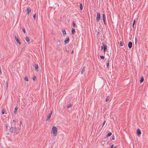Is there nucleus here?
I'll return each mask as SVG.
<instances>
[{
	"label": "nucleus",
	"mask_w": 148,
	"mask_h": 148,
	"mask_svg": "<svg viewBox=\"0 0 148 148\" xmlns=\"http://www.w3.org/2000/svg\"><path fill=\"white\" fill-rule=\"evenodd\" d=\"M19 128L18 127H11L10 128V131L12 133H14L16 132L17 130H19Z\"/></svg>",
	"instance_id": "obj_1"
},
{
	"label": "nucleus",
	"mask_w": 148,
	"mask_h": 148,
	"mask_svg": "<svg viewBox=\"0 0 148 148\" xmlns=\"http://www.w3.org/2000/svg\"><path fill=\"white\" fill-rule=\"evenodd\" d=\"M52 131L53 132V133L54 136H56L57 133V128L55 126H53L52 129Z\"/></svg>",
	"instance_id": "obj_2"
},
{
	"label": "nucleus",
	"mask_w": 148,
	"mask_h": 148,
	"mask_svg": "<svg viewBox=\"0 0 148 148\" xmlns=\"http://www.w3.org/2000/svg\"><path fill=\"white\" fill-rule=\"evenodd\" d=\"M100 18V13L97 12V16L96 17V21L97 22H98Z\"/></svg>",
	"instance_id": "obj_3"
},
{
	"label": "nucleus",
	"mask_w": 148,
	"mask_h": 148,
	"mask_svg": "<svg viewBox=\"0 0 148 148\" xmlns=\"http://www.w3.org/2000/svg\"><path fill=\"white\" fill-rule=\"evenodd\" d=\"M102 45L103 47V52L105 53L107 49V46L103 42H102Z\"/></svg>",
	"instance_id": "obj_4"
},
{
	"label": "nucleus",
	"mask_w": 148,
	"mask_h": 148,
	"mask_svg": "<svg viewBox=\"0 0 148 148\" xmlns=\"http://www.w3.org/2000/svg\"><path fill=\"white\" fill-rule=\"evenodd\" d=\"M52 110L50 112L49 114L47 116V119L46 121L49 120L50 119L51 117V116L52 114Z\"/></svg>",
	"instance_id": "obj_5"
},
{
	"label": "nucleus",
	"mask_w": 148,
	"mask_h": 148,
	"mask_svg": "<svg viewBox=\"0 0 148 148\" xmlns=\"http://www.w3.org/2000/svg\"><path fill=\"white\" fill-rule=\"evenodd\" d=\"M69 37H67L64 40V44L66 45L69 42Z\"/></svg>",
	"instance_id": "obj_6"
},
{
	"label": "nucleus",
	"mask_w": 148,
	"mask_h": 148,
	"mask_svg": "<svg viewBox=\"0 0 148 148\" xmlns=\"http://www.w3.org/2000/svg\"><path fill=\"white\" fill-rule=\"evenodd\" d=\"M14 37L15 40H16V41L17 43H18L19 44H21V43L19 40V39L15 35H14Z\"/></svg>",
	"instance_id": "obj_7"
},
{
	"label": "nucleus",
	"mask_w": 148,
	"mask_h": 148,
	"mask_svg": "<svg viewBox=\"0 0 148 148\" xmlns=\"http://www.w3.org/2000/svg\"><path fill=\"white\" fill-rule=\"evenodd\" d=\"M31 9L29 7H28L27 8V14H29V13L31 12Z\"/></svg>",
	"instance_id": "obj_8"
},
{
	"label": "nucleus",
	"mask_w": 148,
	"mask_h": 148,
	"mask_svg": "<svg viewBox=\"0 0 148 148\" xmlns=\"http://www.w3.org/2000/svg\"><path fill=\"white\" fill-rule=\"evenodd\" d=\"M128 47L129 48H131L132 47V43L131 42H129L128 44Z\"/></svg>",
	"instance_id": "obj_9"
},
{
	"label": "nucleus",
	"mask_w": 148,
	"mask_h": 148,
	"mask_svg": "<svg viewBox=\"0 0 148 148\" xmlns=\"http://www.w3.org/2000/svg\"><path fill=\"white\" fill-rule=\"evenodd\" d=\"M137 133L138 136L140 135L141 132L140 130L138 129L137 130Z\"/></svg>",
	"instance_id": "obj_10"
},
{
	"label": "nucleus",
	"mask_w": 148,
	"mask_h": 148,
	"mask_svg": "<svg viewBox=\"0 0 148 148\" xmlns=\"http://www.w3.org/2000/svg\"><path fill=\"white\" fill-rule=\"evenodd\" d=\"M57 47H60V40H58L57 42Z\"/></svg>",
	"instance_id": "obj_11"
},
{
	"label": "nucleus",
	"mask_w": 148,
	"mask_h": 148,
	"mask_svg": "<svg viewBox=\"0 0 148 148\" xmlns=\"http://www.w3.org/2000/svg\"><path fill=\"white\" fill-rule=\"evenodd\" d=\"M25 39L27 42H29L30 39L27 36H26Z\"/></svg>",
	"instance_id": "obj_12"
},
{
	"label": "nucleus",
	"mask_w": 148,
	"mask_h": 148,
	"mask_svg": "<svg viewBox=\"0 0 148 148\" xmlns=\"http://www.w3.org/2000/svg\"><path fill=\"white\" fill-rule=\"evenodd\" d=\"M34 67H35V68L36 69V70L37 71H38V70L37 69L38 68V64H35L34 65Z\"/></svg>",
	"instance_id": "obj_13"
},
{
	"label": "nucleus",
	"mask_w": 148,
	"mask_h": 148,
	"mask_svg": "<svg viewBox=\"0 0 148 148\" xmlns=\"http://www.w3.org/2000/svg\"><path fill=\"white\" fill-rule=\"evenodd\" d=\"M75 31L74 28H72V29L71 33L72 34H74L75 33Z\"/></svg>",
	"instance_id": "obj_14"
},
{
	"label": "nucleus",
	"mask_w": 148,
	"mask_h": 148,
	"mask_svg": "<svg viewBox=\"0 0 148 148\" xmlns=\"http://www.w3.org/2000/svg\"><path fill=\"white\" fill-rule=\"evenodd\" d=\"M17 110V107H15L14 108V114H16V112Z\"/></svg>",
	"instance_id": "obj_15"
},
{
	"label": "nucleus",
	"mask_w": 148,
	"mask_h": 148,
	"mask_svg": "<svg viewBox=\"0 0 148 148\" xmlns=\"http://www.w3.org/2000/svg\"><path fill=\"white\" fill-rule=\"evenodd\" d=\"M86 68L85 67H84L82 69V71H81V73L82 74L83 73V72L85 70H86Z\"/></svg>",
	"instance_id": "obj_16"
},
{
	"label": "nucleus",
	"mask_w": 148,
	"mask_h": 148,
	"mask_svg": "<svg viewBox=\"0 0 148 148\" xmlns=\"http://www.w3.org/2000/svg\"><path fill=\"white\" fill-rule=\"evenodd\" d=\"M144 79L143 77V76L142 77H141V79L140 81V83H142L143 82V81H144Z\"/></svg>",
	"instance_id": "obj_17"
},
{
	"label": "nucleus",
	"mask_w": 148,
	"mask_h": 148,
	"mask_svg": "<svg viewBox=\"0 0 148 148\" xmlns=\"http://www.w3.org/2000/svg\"><path fill=\"white\" fill-rule=\"evenodd\" d=\"M62 33L63 34L64 36H65V35L66 34V32L65 30H62Z\"/></svg>",
	"instance_id": "obj_18"
},
{
	"label": "nucleus",
	"mask_w": 148,
	"mask_h": 148,
	"mask_svg": "<svg viewBox=\"0 0 148 148\" xmlns=\"http://www.w3.org/2000/svg\"><path fill=\"white\" fill-rule=\"evenodd\" d=\"M112 133H111V132H109L106 135V137H108L109 136H111L112 135Z\"/></svg>",
	"instance_id": "obj_19"
},
{
	"label": "nucleus",
	"mask_w": 148,
	"mask_h": 148,
	"mask_svg": "<svg viewBox=\"0 0 148 148\" xmlns=\"http://www.w3.org/2000/svg\"><path fill=\"white\" fill-rule=\"evenodd\" d=\"M24 79L26 81H28V77L27 76H26L24 78Z\"/></svg>",
	"instance_id": "obj_20"
},
{
	"label": "nucleus",
	"mask_w": 148,
	"mask_h": 148,
	"mask_svg": "<svg viewBox=\"0 0 148 148\" xmlns=\"http://www.w3.org/2000/svg\"><path fill=\"white\" fill-rule=\"evenodd\" d=\"M83 9V6L82 3H80V9L81 10H82Z\"/></svg>",
	"instance_id": "obj_21"
},
{
	"label": "nucleus",
	"mask_w": 148,
	"mask_h": 148,
	"mask_svg": "<svg viewBox=\"0 0 148 148\" xmlns=\"http://www.w3.org/2000/svg\"><path fill=\"white\" fill-rule=\"evenodd\" d=\"M109 66V63L108 60L107 61V62L106 63V67L107 68H108Z\"/></svg>",
	"instance_id": "obj_22"
},
{
	"label": "nucleus",
	"mask_w": 148,
	"mask_h": 148,
	"mask_svg": "<svg viewBox=\"0 0 148 148\" xmlns=\"http://www.w3.org/2000/svg\"><path fill=\"white\" fill-rule=\"evenodd\" d=\"M103 20L104 21L106 19V16L104 14H103Z\"/></svg>",
	"instance_id": "obj_23"
},
{
	"label": "nucleus",
	"mask_w": 148,
	"mask_h": 148,
	"mask_svg": "<svg viewBox=\"0 0 148 148\" xmlns=\"http://www.w3.org/2000/svg\"><path fill=\"white\" fill-rule=\"evenodd\" d=\"M72 24H73V27H75L76 25H75V22H74V21H73L72 22Z\"/></svg>",
	"instance_id": "obj_24"
},
{
	"label": "nucleus",
	"mask_w": 148,
	"mask_h": 148,
	"mask_svg": "<svg viewBox=\"0 0 148 148\" xmlns=\"http://www.w3.org/2000/svg\"><path fill=\"white\" fill-rule=\"evenodd\" d=\"M100 56V57L101 59H104V56Z\"/></svg>",
	"instance_id": "obj_25"
},
{
	"label": "nucleus",
	"mask_w": 148,
	"mask_h": 148,
	"mask_svg": "<svg viewBox=\"0 0 148 148\" xmlns=\"http://www.w3.org/2000/svg\"><path fill=\"white\" fill-rule=\"evenodd\" d=\"M120 45L121 46H123V43L122 41L120 42Z\"/></svg>",
	"instance_id": "obj_26"
},
{
	"label": "nucleus",
	"mask_w": 148,
	"mask_h": 148,
	"mask_svg": "<svg viewBox=\"0 0 148 148\" xmlns=\"http://www.w3.org/2000/svg\"><path fill=\"white\" fill-rule=\"evenodd\" d=\"M135 20H134V21H133V24H132V26H133V27L134 26V25L135 24Z\"/></svg>",
	"instance_id": "obj_27"
},
{
	"label": "nucleus",
	"mask_w": 148,
	"mask_h": 148,
	"mask_svg": "<svg viewBox=\"0 0 148 148\" xmlns=\"http://www.w3.org/2000/svg\"><path fill=\"white\" fill-rule=\"evenodd\" d=\"M109 100V98H108V97L106 98V101H108Z\"/></svg>",
	"instance_id": "obj_28"
},
{
	"label": "nucleus",
	"mask_w": 148,
	"mask_h": 148,
	"mask_svg": "<svg viewBox=\"0 0 148 148\" xmlns=\"http://www.w3.org/2000/svg\"><path fill=\"white\" fill-rule=\"evenodd\" d=\"M71 106V104L69 103L68 106V108H70Z\"/></svg>",
	"instance_id": "obj_29"
},
{
	"label": "nucleus",
	"mask_w": 148,
	"mask_h": 148,
	"mask_svg": "<svg viewBox=\"0 0 148 148\" xmlns=\"http://www.w3.org/2000/svg\"><path fill=\"white\" fill-rule=\"evenodd\" d=\"M106 122V121H104L103 122V124L102 127H103V126L105 124V123Z\"/></svg>",
	"instance_id": "obj_30"
},
{
	"label": "nucleus",
	"mask_w": 148,
	"mask_h": 148,
	"mask_svg": "<svg viewBox=\"0 0 148 148\" xmlns=\"http://www.w3.org/2000/svg\"><path fill=\"white\" fill-rule=\"evenodd\" d=\"M22 30L23 32L25 33V29L24 28H22Z\"/></svg>",
	"instance_id": "obj_31"
},
{
	"label": "nucleus",
	"mask_w": 148,
	"mask_h": 148,
	"mask_svg": "<svg viewBox=\"0 0 148 148\" xmlns=\"http://www.w3.org/2000/svg\"><path fill=\"white\" fill-rule=\"evenodd\" d=\"M6 87H7V88L8 87V83L7 81L6 82Z\"/></svg>",
	"instance_id": "obj_32"
},
{
	"label": "nucleus",
	"mask_w": 148,
	"mask_h": 148,
	"mask_svg": "<svg viewBox=\"0 0 148 148\" xmlns=\"http://www.w3.org/2000/svg\"><path fill=\"white\" fill-rule=\"evenodd\" d=\"M36 77L35 76H34L33 78H32V79H33V80L34 81L35 80V78Z\"/></svg>",
	"instance_id": "obj_33"
},
{
	"label": "nucleus",
	"mask_w": 148,
	"mask_h": 148,
	"mask_svg": "<svg viewBox=\"0 0 148 148\" xmlns=\"http://www.w3.org/2000/svg\"><path fill=\"white\" fill-rule=\"evenodd\" d=\"M35 17H36V14H34L33 16V18H34V19H35Z\"/></svg>",
	"instance_id": "obj_34"
},
{
	"label": "nucleus",
	"mask_w": 148,
	"mask_h": 148,
	"mask_svg": "<svg viewBox=\"0 0 148 148\" xmlns=\"http://www.w3.org/2000/svg\"><path fill=\"white\" fill-rule=\"evenodd\" d=\"M112 139L113 140H114L115 139V138H114V136H113V135L112 136Z\"/></svg>",
	"instance_id": "obj_35"
},
{
	"label": "nucleus",
	"mask_w": 148,
	"mask_h": 148,
	"mask_svg": "<svg viewBox=\"0 0 148 148\" xmlns=\"http://www.w3.org/2000/svg\"><path fill=\"white\" fill-rule=\"evenodd\" d=\"M4 112H5V111L4 110H2V114H4Z\"/></svg>",
	"instance_id": "obj_36"
},
{
	"label": "nucleus",
	"mask_w": 148,
	"mask_h": 148,
	"mask_svg": "<svg viewBox=\"0 0 148 148\" xmlns=\"http://www.w3.org/2000/svg\"><path fill=\"white\" fill-rule=\"evenodd\" d=\"M99 32H97V36H99Z\"/></svg>",
	"instance_id": "obj_37"
},
{
	"label": "nucleus",
	"mask_w": 148,
	"mask_h": 148,
	"mask_svg": "<svg viewBox=\"0 0 148 148\" xmlns=\"http://www.w3.org/2000/svg\"><path fill=\"white\" fill-rule=\"evenodd\" d=\"M103 21L104 22V24L106 25V22H105V20H104V21Z\"/></svg>",
	"instance_id": "obj_38"
},
{
	"label": "nucleus",
	"mask_w": 148,
	"mask_h": 148,
	"mask_svg": "<svg viewBox=\"0 0 148 148\" xmlns=\"http://www.w3.org/2000/svg\"><path fill=\"white\" fill-rule=\"evenodd\" d=\"M113 145H112L111 146V147H110V148H113Z\"/></svg>",
	"instance_id": "obj_39"
},
{
	"label": "nucleus",
	"mask_w": 148,
	"mask_h": 148,
	"mask_svg": "<svg viewBox=\"0 0 148 148\" xmlns=\"http://www.w3.org/2000/svg\"><path fill=\"white\" fill-rule=\"evenodd\" d=\"M101 49H103V46H101Z\"/></svg>",
	"instance_id": "obj_40"
},
{
	"label": "nucleus",
	"mask_w": 148,
	"mask_h": 148,
	"mask_svg": "<svg viewBox=\"0 0 148 148\" xmlns=\"http://www.w3.org/2000/svg\"><path fill=\"white\" fill-rule=\"evenodd\" d=\"M73 51H72L71 52V53L72 54L73 53Z\"/></svg>",
	"instance_id": "obj_41"
},
{
	"label": "nucleus",
	"mask_w": 148,
	"mask_h": 148,
	"mask_svg": "<svg viewBox=\"0 0 148 148\" xmlns=\"http://www.w3.org/2000/svg\"><path fill=\"white\" fill-rule=\"evenodd\" d=\"M13 121L14 122H16V120H14Z\"/></svg>",
	"instance_id": "obj_42"
},
{
	"label": "nucleus",
	"mask_w": 148,
	"mask_h": 148,
	"mask_svg": "<svg viewBox=\"0 0 148 148\" xmlns=\"http://www.w3.org/2000/svg\"><path fill=\"white\" fill-rule=\"evenodd\" d=\"M66 51H67V52H69V51H68V50H66Z\"/></svg>",
	"instance_id": "obj_43"
},
{
	"label": "nucleus",
	"mask_w": 148,
	"mask_h": 148,
	"mask_svg": "<svg viewBox=\"0 0 148 148\" xmlns=\"http://www.w3.org/2000/svg\"><path fill=\"white\" fill-rule=\"evenodd\" d=\"M6 128H7L8 127V126H6Z\"/></svg>",
	"instance_id": "obj_44"
},
{
	"label": "nucleus",
	"mask_w": 148,
	"mask_h": 148,
	"mask_svg": "<svg viewBox=\"0 0 148 148\" xmlns=\"http://www.w3.org/2000/svg\"><path fill=\"white\" fill-rule=\"evenodd\" d=\"M114 148H116V147L115 146V147H114Z\"/></svg>",
	"instance_id": "obj_45"
}]
</instances>
